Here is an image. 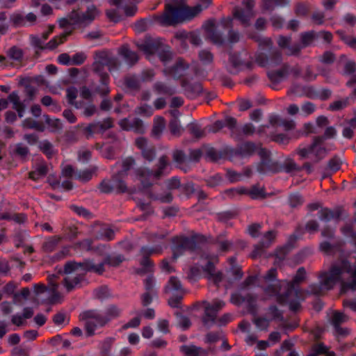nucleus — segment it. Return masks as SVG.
Here are the masks:
<instances>
[{
  "instance_id": "obj_1",
  "label": "nucleus",
  "mask_w": 356,
  "mask_h": 356,
  "mask_svg": "<svg viewBox=\"0 0 356 356\" xmlns=\"http://www.w3.org/2000/svg\"><path fill=\"white\" fill-rule=\"evenodd\" d=\"M318 278V284L309 286L312 294L322 296L325 291L332 289L338 281L341 282L343 291H356V267L346 259H341L332 264L329 271L319 272Z\"/></svg>"
},
{
  "instance_id": "obj_2",
  "label": "nucleus",
  "mask_w": 356,
  "mask_h": 356,
  "mask_svg": "<svg viewBox=\"0 0 356 356\" xmlns=\"http://www.w3.org/2000/svg\"><path fill=\"white\" fill-rule=\"evenodd\" d=\"M105 271L104 263L95 264L92 259H86L82 262L70 261L65 263L63 268L65 277L62 283L67 293H70L81 286L85 280L87 272H92L97 275H102Z\"/></svg>"
},
{
  "instance_id": "obj_3",
  "label": "nucleus",
  "mask_w": 356,
  "mask_h": 356,
  "mask_svg": "<svg viewBox=\"0 0 356 356\" xmlns=\"http://www.w3.org/2000/svg\"><path fill=\"white\" fill-rule=\"evenodd\" d=\"M201 3L190 8L184 0H168L163 13L159 17V22L162 25L172 26L191 19L197 15L202 10L207 8L211 0H200Z\"/></svg>"
},
{
  "instance_id": "obj_4",
  "label": "nucleus",
  "mask_w": 356,
  "mask_h": 356,
  "mask_svg": "<svg viewBox=\"0 0 356 356\" xmlns=\"http://www.w3.org/2000/svg\"><path fill=\"white\" fill-rule=\"evenodd\" d=\"M170 165L168 156L165 154L161 156L156 164V170L153 171L148 168H140L136 171L144 188H149L153 186L151 178L159 180L164 175V170Z\"/></svg>"
},
{
  "instance_id": "obj_5",
  "label": "nucleus",
  "mask_w": 356,
  "mask_h": 356,
  "mask_svg": "<svg viewBox=\"0 0 356 356\" xmlns=\"http://www.w3.org/2000/svg\"><path fill=\"white\" fill-rule=\"evenodd\" d=\"M79 319L84 322V328L88 337L94 336L97 328L103 327L108 324V319L95 309L82 312L79 316Z\"/></svg>"
},
{
  "instance_id": "obj_6",
  "label": "nucleus",
  "mask_w": 356,
  "mask_h": 356,
  "mask_svg": "<svg viewBox=\"0 0 356 356\" xmlns=\"http://www.w3.org/2000/svg\"><path fill=\"white\" fill-rule=\"evenodd\" d=\"M231 28H233V20L230 17L222 18L218 24H216L215 20L210 19L204 25L207 38L216 44H222L224 43L225 40L222 29Z\"/></svg>"
},
{
  "instance_id": "obj_7",
  "label": "nucleus",
  "mask_w": 356,
  "mask_h": 356,
  "mask_svg": "<svg viewBox=\"0 0 356 356\" xmlns=\"http://www.w3.org/2000/svg\"><path fill=\"white\" fill-rule=\"evenodd\" d=\"M203 238V236L197 234L193 235L191 238L185 236L173 237L172 239V259L176 260L186 250H194L196 248L195 240H202Z\"/></svg>"
},
{
  "instance_id": "obj_8",
  "label": "nucleus",
  "mask_w": 356,
  "mask_h": 356,
  "mask_svg": "<svg viewBox=\"0 0 356 356\" xmlns=\"http://www.w3.org/2000/svg\"><path fill=\"white\" fill-rule=\"evenodd\" d=\"M164 185L166 188L163 193L158 192L154 188L149 193V197L159 201L161 203H170L173 200V195L171 191L179 189L181 186V180L177 177H172L164 181Z\"/></svg>"
},
{
  "instance_id": "obj_9",
  "label": "nucleus",
  "mask_w": 356,
  "mask_h": 356,
  "mask_svg": "<svg viewBox=\"0 0 356 356\" xmlns=\"http://www.w3.org/2000/svg\"><path fill=\"white\" fill-rule=\"evenodd\" d=\"M258 155L260 157V161L257 164V170L260 174L277 173L281 171L282 166L278 162L270 158L271 152L270 150L266 148H260Z\"/></svg>"
},
{
  "instance_id": "obj_10",
  "label": "nucleus",
  "mask_w": 356,
  "mask_h": 356,
  "mask_svg": "<svg viewBox=\"0 0 356 356\" xmlns=\"http://www.w3.org/2000/svg\"><path fill=\"white\" fill-rule=\"evenodd\" d=\"M282 55L280 50L273 49L268 56L264 52H259L256 55V62L262 67L273 68L282 63Z\"/></svg>"
},
{
  "instance_id": "obj_11",
  "label": "nucleus",
  "mask_w": 356,
  "mask_h": 356,
  "mask_svg": "<svg viewBox=\"0 0 356 356\" xmlns=\"http://www.w3.org/2000/svg\"><path fill=\"white\" fill-rule=\"evenodd\" d=\"M306 270L304 267H300L298 269L295 276L291 282L286 281L285 285L286 287V291L284 295L280 296L277 298V302L283 305L288 300L289 296L292 292L296 285L300 284L306 279Z\"/></svg>"
},
{
  "instance_id": "obj_12",
  "label": "nucleus",
  "mask_w": 356,
  "mask_h": 356,
  "mask_svg": "<svg viewBox=\"0 0 356 356\" xmlns=\"http://www.w3.org/2000/svg\"><path fill=\"white\" fill-rule=\"evenodd\" d=\"M72 31H70L62 33L59 36L54 37L48 43H47L45 46L42 45V42L41 41V40L35 35L31 36V42L33 46L38 47L40 49H54L59 44H63L67 40V37L72 34Z\"/></svg>"
},
{
  "instance_id": "obj_13",
  "label": "nucleus",
  "mask_w": 356,
  "mask_h": 356,
  "mask_svg": "<svg viewBox=\"0 0 356 356\" xmlns=\"http://www.w3.org/2000/svg\"><path fill=\"white\" fill-rule=\"evenodd\" d=\"M135 145L140 149L142 156L145 161L152 162L155 159L156 155V147L154 145L150 144L147 138H138L135 140Z\"/></svg>"
},
{
  "instance_id": "obj_14",
  "label": "nucleus",
  "mask_w": 356,
  "mask_h": 356,
  "mask_svg": "<svg viewBox=\"0 0 356 356\" xmlns=\"http://www.w3.org/2000/svg\"><path fill=\"white\" fill-rule=\"evenodd\" d=\"M89 234L96 240L105 238L106 241H111L115 236L113 229L106 227L98 222H94L90 225Z\"/></svg>"
},
{
  "instance_id": "obj_15",
  "label": "nucleus",
  "mask_w": 356,
  "mask_h": 356,
  "mask_svg": "<svg viewBox=\"0 0 356 356\" xmlns=\"http://www.w3.org/2000/svg\"><path fill=\"white\" fill-rule=\"evenodd\" d=\"M136 44L140 51L150 56L157 53L162 47L163 43L160 38L146 37L142 42H136Z\"/></svg>"
},
{
  "instance_id": "obj_16",
  "label": "nucleus",
  "mask_w": 356,
  "mask_h": 356,
  "mask_svg": "<svg viewBox=\"0 0 356 356\" xmlns=\"http://www.w3.org/2000/svg\"><path fill=\"white\" fill-rule=\"evenodd\" d=\"M180 83L185 95L191 99L195 98L202 92L203 88L200 82H192L188 79H182Z\"/></svg>"
},
{
  "instance_id": "obj_17",
  "label": "nucleus",
  "mask_w": 356,
  "mask_h": 356,
  "mask_svg": "<svg viewBox=\"0 0 356 356\" xmlns=\"http://www.w3.org/2000/svg\"><path fill=\"white\" fill-rule=\"evenodd\" d=\"M163 251L162 245H157L153 248H148L147 246H143L141 248L140 250V255L142 256V259L140 261V265L145 268L152 267V262L149 259V257L152 254H161Z\"/></svg>"
},
{
  "instance_id": "obj_18",
  "label": "nucleus",
  "mask_w": 356,
  "mask_h": 356,
  "mask_svg": "<svg viewBox=\"0 0 356 356\" xmlns=\"http://www.w3.org/2000/svg\"><path fill=\"white\" fill-rule=\"evenodd\" d=\"M188 68V65L182 58H178L175 64L171 67L165 68L163 72L165 75H170L175 79H179Z\"/></svg>"
},
{
  "instance_id": "obj_19",
  "label": "nucleus",
  "mask_w": 356,
  "mask_h": 356,
  "mask_svg": "<svg viewBox=\"0 0 356 356\" xmlns=\"http://www.w3.org/2000/svg\"><path fill=\"white\" fill-rule=\"evenodd\" d=\"M289 71L290 65L288 63H284L278 70H268L267 76L273 84H277L287 76Z\"/></svg>"
},
{
  "instance_id": "obj_20",
  "label": "nucleus",
  "mask_w": 356,
  "mask_h": 356,
  "mask_svg": "<svg viewBox=\"0 0 356 356\" xmlns=\"http://www.w3.org/2000/svg\"><path fill=\"white\" fill-rule=\"evenodd\" d=\"M344 213V210L341 207H337L333 210L327 208L322 209L319 211V218L323 221H330L332 219L339 220Z\"/></svg>"
},
{
  "instance_id": "obj_21",
  "label": "nucleus",
  "mask_w": 356,
  "mask_h": 356,
  "mask_svg": "<svg viewBox=\"0 0 356 356\" xmlns=\"http://www.w3.org/2000/svg\"><path fill=\"white\" fill-rule=\"evenodd\" d=\"M233 15L243 26L247 27L250 25V21L255 16V13L254 11L236 7L234 9Z\"/></svg>"
},
{
  "instance_id": "obj_22",
  "label": "nucleus",
  "mask_w": 356,
  "mask_h": 356,
  "mask_svg": "<svg viewBox=\"0 0 356 356\" xmlns=\"http://www.w3.org/2000/svg\"><path fill=\"white\" fill-rule=\"evenodd\" d=\"M260 148H264L261 143L256 144L253 142L247 141L238 146L236 152L243 156H250L255 152L258 153Z\"/></svg>"
},
{
  "instance_id": "obj_23",
  "label": "nucleus",
  "mask_w": 356,
  "mask_h": 356,
  "mask_svg": "<svg viewBox=\"0 0 356 356\" xmlns=\"http://www.w3.org/2000/svg\"><path fill=\"white\" fill-rule=\"evenodd\" d=\"M172 160L176 163L177 166L181 170L186 172L189 170L188 163V156L184 150L175 149L172 154Z\"/></svg>"
},
{
  "instance_id": "obj_24",
  "label": "nucleus",
  "mask_w": 356,
  "mask_h": 356,
  "mask_svg": "<svg viewBox=\"0 0 356 356\" xmlns=\"http://www.w3.org/2000/svg\"><path fill=\"white\" fill-rule=\"evenodd\" d=\"M164 292L172 294H185L186 291L182 287L181 282L176 277H170L167 285L165 286Z\"/></svg>"
},
{
  "instance_id": "obj_25",
  "label": "nucleus",
  "mask_w": 356,
  "mask_h": 356,
  "mask_svg": "<svg viewBox=\"0 0 356 356\" xmlns=\"http://www.w3.org/2000/svg\"><path fill=\"white\" fill-rule=\"evenodd\" d=\"M286 280H277L275 283L269 284L265 288V292L270 296H278L284 295L286 291Z\"/></svg>"
},
{
  "instance_id": "obj_26",
  "label": "nucleus",
  "mask_w": 356,
  "mask_h": 356,
  "mask_svg": "<svg viewBox=\"0 0 356 356\" xmlns=\"http://www.w3.org/2000/svg\"><path fill=\"white\" fill-rule=\"evenodd\" d=\"M118 54L131 65H134L138 60L136 52L131 51L127 44H124L118 49Z\"/></svg>"
},
{
  "instance_id": "obj_27",
  "label": "nucleus",
  "mask_w": 356,
  "mask_h": 356,
  "mask_svg": "<svg viewBox=\"0 0 356 356\" xmlns=\"http://www.w3.org/2000/svg\"><path fill=\"white\" fill-rule=\"evenodd\" d=\"M204 271L207 273L208 279L212 280L216 284H218L222 280V273L220 271H216L213 263L211 261H209L204 266Z\"/></svg>"
},
{
  "instance_id": "obj_28",
  "label": "nucleus",
  "mask_w": 356,
  "mask_h": 356,
  "mask_svg": "<svg viewBox=\"0 0 356 356\" xmlns=\"http://www.w3.org/2000/svg\"><path fill=\"white\" fill-rule=\"evenodd\" d=\"M103 54H104V51L95 52L94 57L95 61L93 62L92 65V71L95 73L97 74L99 78H101V75L102 74H107L104 71L105 66H106V61H104L102 58H100L103 56Z\"/></svg>"
},
{
  "instance_id": "obj_29",
  "label": "nucleus",
  "mask_w": 356,
  "mask_h": 356,
  "mask_svg": "<svg viewBox=\"0 0 356 356\" xmlns=\"http://www.w3.org/2000/svg\"><path fill=\"white\" fill-rule=\"evenodd\" d=\"M257 299V297L252 293H247L243 296L238 293L232 294L230 301L232 304L236 305H241L244 302L252 304Z\"/></svg>"
},
{
  "instance_id": "obj_30",
  "label": "nucleus",
  "mask_w": 356,
  "mask_h": 356,
  "mask_svg": "<svg viewBox=\"0 0 356 356\" xmlns=\"http://www.w3.org/2000/svg\"><path fill=\"white\" fill-rule=\"evenodd\" d=\"M109 81V75L108 74H102L101 78H99L101 86L97 87L95 92L102 97L108 96L111 91L108 86Z\"/></svg>"
},
{
  "instance_id": "obj_31",
  "label": "nucleus",
  "mask_w": 356,
  "mask_h": 356,
  "mask_svg": "<svg viewBox=\"0 0 356 356\" xmlns=\"http://www.w3.org/2000/svg\"><path fill=\"white\" fill-rule=\"evenodd\" d=\"M204 315L202 316L201 321L203 324V325L209 328L213 325L216 323L217 321V314L214 312L210 310V308L207 307L205 305H204Z\"/></svg>"
},
{
  "instance_id": "obj_32",
  "label": "nucleus",
  "mask_w": 356,
  "mask_h": 356,
  "mask_svg": "<svg viewBox=\"0 0 356 356\" xmlns=\"http://www.w3.org/2000/svg\"><path fill=\"white\" fill-rule=\"evenodd\" d=\"M165 120L161 116H157L154 119L153 127L151 131V135L155 138H160L163 131L165 127Z\"/></svg>"
},
{
  "instance_id": "obj_33",
  "label": "nucleus",
  "mask_w": 356,
  "mask_h": 356,
  "mask_svg": "<svg viewBox=\"0 0 356 356\" xmlns=\"http://www.w3.org/2000/svg\"><path fill=\"white\" fill-rule=\"evenodd\" d=\"M8 100L13 103V108L17 111L19 117L22 118L25 110V105L21 102L18 94L16 92H11L8 96Z\"/></svg>"
},
{
  "instance_id": "obj_34",
  "label": "nucleus",
  "mask_w": 356,
  "mask_h": 356,
  "mask_svg": "<svg viewBox=\"0 0 356 356\" xmlns=\"http://www.w3.org/2000/svg\"><path fill=\"white\" fill-rule=\"evenodd\" d=\"M11 154L22 161H26L30 154V151L29 147L23 143H17L14 146Z\"/></svg>"
},
{
  "instance_id": "obj_35",
  "label": "nucleus",
  "mask_w": 356,
  "mask_h": 356,
  "mask_svg": "<svg viewBox=\"0 0 356 356\" xmlns=\"http://www.w3.org/2000/svg\"><path fill=\"white\" fill-rule=\"evenodd\" d=\"M100 58L106 61V67L109 71L116 70L120 65V61L119 59L117 57L113 56L108 51H104V54H103V56Z\"/></svg>"
},
{
  "instance_id": "obj_36",
  "label": "nucleus",
  "mask_w": 356,
  "mask_h": 356,
  "mask_svg": "<svg viewBox=\"0 0 356 356\" xmlns=\"http://www.w3.org/2000/svg\"><path fill=\"white\" fill-rule=\"evenodd\" d=\"M153 89L159 95L171 96L175 93V90L173 87L161 81L156 82L153 86Z\"/></svg>"
},
{
  "instance_id": "obj_37",
  "label": "nucleus",
  "mask_w": 356,
  "mask_h": 356,
  "mask_svg": "<svg viewBox=\"0 0 356 356\" xmlns=\"http://www.w3.org/2000/svg\"><path fill=\"white\" fill-rule=\"evenodd\" d=\"M323 137L316 136L314 138L313 143L308 147L298 148L297 149L296 152L301 157V159H306L309 156V154L312 153V149L318 143H323Z\"/></svg>"
},
{
  "instance_id": "obj_38",
  "label": "nucleus",
  "mask_w": 356,
  "mask_h": 356,
  "mask_svg": "<svg viewBox=\"0 0 356 356\" xmlns=\"http://www.w3.org/2000/svg\"><path fill=\"white\" fill-rule=\"evenodd\" d=\"M94 240L92 238H86L81 241H77L74 244V248L81 251L92 252L93 250Z\"/></svg>"
},
{
  "instance_id": "obj_39",
  "label": "nucleus",
  "mask_w": 356,
  "mask_h": 356,
  "mask_svg": "<svg viewBox=\"0 0 356 356\" xmlns=\"http://www.w3.org/2000/svg\"><path fill=\"white\" fill-rule=\"evenodd\" d=\"M114 341L113 337H107L104 339L100 345L99 356H113L111 349Z\"/></svg>"
},
{
  "instance_id": "obj_40",
  "label": "nucleus",
  "mask_w": 356,
  "mask_h": 356,
  "mask_svg": "<svg viewBox=\"0 0 356 356\" xmlns=\"http://www.w3.org/2000/svg\"><path fill=\"white\" fill-rule=\"evenodd\" d=\"M180 349L186 356H201L207 355L206 350L195 346H182Z\"/></svg>"
},
{
  "instance_id": "obj_41",
  "label": "nucleus",
  "mask_w": 356,
  "mask_h": 356,
  "mask_svg": "<svg viewBox=\"0 0 356 356\" xmlns=\"http://www.w3.org/2000/svg\"><path fill=\"white\" fill-rule=\"evenodd\" d=\"M147 241L150 243H159L161 245L164 243L165 237L168 235L167 231H162L159 233L145 232Z\"/></svg>"
},
{
  "instance_id": "obj_42",
  "label": "nucleus",
  "mask_w": 356,
  "mask_h": 356,
  "mask_svg": "<svg viewBox=\"0 0 356 356\" xmlns=\"http://www.w3.org/2000/svg\"><path fill=\"white\" fill-rule=\"evenodd\" d=\"M97 170V167L92 166L88 169H86L84 170L80 171L74 175L75 178L83 181V182H87L90 181L93 175L95 174V172Z\"/></svg>"
},
{
  "instance_id": "obj_43",
  "label": "nucleus",
  "mask_w": 356,
  "mask_h": 356,
  "mask_svg": "<svg viewBox=\"0 0 356 356\" xmlns=\"http://www.w3.org/2000/svg\"><path fill=\"white\" fill-rule=\"evenodd\" d=\"M7 56L11 60L21 63L24 57V51L21 48L13 46L7 51Z\"/></svg>"
},
{
  "instance_id": "obj_44",
  "label": "nucleus",
  "mask_w": 356,
  "mask_h": 356,
  "mask_svg": "<svg viewBox=\"0 0 356 356\" xmlns=\"http://www.w3.org/2000/svg\"><path fill=\"white\" fill-rule=\"evenodd\" d=\"M61 238L58 236H53L47 239V241L42 245V250L45 252H53L59 242Z\"/></svg>"
},
{
  "instance_id": "obj_45",
  "label": "nucleus",
  "mask_w": 356,
  "mask_h": 356,
  "mask_svg": "<svg viewBox=\"0 0 356 356\" xmlns=\"http://www.w3.org/2000/svg\"><path fill=\"white\" fill-rule=\"evenodd\" d=\"M137 207L140 209V211L144 212V213L138 220H145L154 213V209L149 202H145L141 200H138L137 202Z\"/></svg>"
},
{
  "instance_id": "obj_46",
  "label": "nucleus",
  "mask_w": 356,
  "mask_h": 356,
  "mask_svg": "<svg viewBox=\"0 0 356 356\" xmlns=\"http://www.w3.org/2000/svg\"><path fill=\"white\" fill-rule=\"evenodd\" d=\"M348 320V316L347 315L338 311H334L330 318V321L334 327H338Z\"/></svg>"
},
{
  "instance_id": "obj_47",
  "label": "nucleus",
  "mask_w": 356,
  "mask_h": 356,
  "mask_svg": "<svg viewBox=\"0 0 356 356\" xmlns=\"http://www.w3.org/2000/svg\"><path fill=\"white\" fill-rule=\"evenodd\" d=\"M124 83L127 88L131 90H139L140 83L135 75H127L124 79Z\"/></svg>"
},
{
  "instance_id": "obj_48",
  "label": "nucleus",
  "mask_w": 356,
  "mask_h": 356,
  "mask_svg": "<svg viewBox=\"0 0 356 356\" xmlns=\"http://www.w3.org/2000/svg\"><path fill=\"white\" fill-rule=\"evenodd\" d=\"M253 40L258 44L260 50L272 49L273 42L270 38H264L261 36H254Z\"/></svg>"
},
{
  "instance_id": "obj_49",
  "label": "nucleus",
  "mask_w": 356,
  "mask_h": 356,
  "mask_svg": "<svg viewBox=\"0 0 356 356\" xmlns=\"http://www.w3.org/2000/svg\"><path fill=\"white\" fill-rule=\"evenodd\" d=\"M157 54L159 59L164 65L167 64L172 59V53L170 51V47L168 46L163 44L160 50L157 51Z\"/></svg>"
},
{
  "instance_id": "obj_50",
  "label": "nucleus",
  "mask_w": 356,
  "mask_h": 356,
  "mask_svg": "<svg viewBox=\"0 0 356 356\" xmlns=\"http://www.w3.org/2000/svg\"><path fill=\"white\" fill-rule=\"evenodd\" d=\"M203 154H205L207 159L215 162L222 158V154L211 147L204 146Z\"/></svg>"
},
{
  "instance_id": "obj_51",
  "label": "nucleus",
  "mask_w": 356,
  "mask_h": 356,
  "mask_svg": "<svg viewBox=\"0 0 356 356\" xmlns=\"http://www.w3.org/2000/svg\"><path fill=\"white\" fill-rule=\"evenodd\" d=\"M98 134H103L106 130L113 127V119L112 118H106L102 122H95Z\"/></svg>"
},
{
  "instance_id": "obj_52",
  "label": "nucleus",
  "mask_w": 356,
  "mask_h": 356,
  "mask_svg": "<svg viewBox=\"0 0 356 356\" xmlns=\"http://www.w3.org/2000/svg\"><path fill=\"white\" fill-rule=\"evenodd\" d=\"M318 38V34L314 31L303 33L301 35V42L303 47L311 45L313 42Z\"/></svg>"
},
{
  "instance_id": "obj_53",
  "label": "nucleus",
  "mask_w": 356,
  "mask_h": 356,
  "mask_svg": "<svg viewBox=\"0 0 356 356\" xmlns=\"http://www.w3.org/2000/svg\"><path fill=\"white\" fill-rule=\"evenodd\" d=\"M289 3V0H263V8L272 10L275 6H284Z\"/></svg>"
},
{
  "instance_id": "obj_54",
  "label": "nucleus",
  "mask_w": 356,
  "mask_h": 356,
  "mask_svg": "<svg viewBox=\"0 0 356 356\" xmlns=\"http://www.w3.org/2000/svg\"><path fill=\"white\" fill-rule=\"evenodd\" d=\"M245 195H249L252 199L265 198V191L262 188H259L257 185L253 186L250 190L246 188Z\"/></svg>"
},
{
  "instance_id": "obj_55",
  "label": "nucleus",
  "mask_w": 356,
  "mask_h": 356,
  "mask_svg": "<svg viewBox=\"0 0 356 356\" xmlns=\"http://www.w3.org/2000/svg\"><path fill=\"white\" fill-rule=\"evenodd\" d=\"M48 172L47 166L45 165H39L35 170L29 173V177L34 181L38 180L40 177H44Z\"/></svg>"
},
{
  "instance_id": "obj_56",
  "label": "nucleus",
  "mask_w": 356,
  "mask_h": 356,
  "mask_svg": "<svg viewBox=\"0 0 356 356\" xmlns=\"http://www.w3.org/2000/svg\"><path fill=\"white\" fill-rule=\"evenodd\" d=\"M125 260V258L123 255L119 254L116 256H111L107 255L103 263L105 264H108L113 267H118Z\"/></svg>"
},
{
  "instance_id": "obj_57",
  "label": "nucleus",
  "mask_w": 356,
  "mask_h": 356,
  "mask_svg": "<svg viewBox=\"0 0 356 356\" xmlns=\"http://www.w3.org/2000/svg\"><path fill=\"white\" fill-rule=\"evenodd\" d=\"M336 33L339 36L340 39L350 48L356 49V37L348 35L343 31H337Z\"/></svg>"
},
{
  "instance_id": "obj_58",
  "label": "nucleus",
  "mask_w": 356,
  "mask_h": 356,
  "mask_svg": "<svg viewBox=\"0 0 356 356\" xmlns=\"http://www.w3.org/2000/svg\"><path fill=\"white\" fill-rule=\"evenodd\" d=\"M120 314L121 309L118 306L111 305L107 307L105 314L103 315L108 319V323L111 319L118 317Z\"/></svg>"
},
{
  "instance_id": "obj_59",
  "label": "nucleus",
  "mask_w": 356,
  "mask_h": 356,
  "mask_svg": "<svg viewBox=\"0 0 356 356\" xmlns=\"http://www.w3.org/2000/svg\"><path fill=\"white\" fill-rule=\"evenodd\" d=\"M322 143H318L313 149L312 153L314 154V162L318 163L322 160L327 154V149L321 145Z\"/></svg>"
},
{
  "instance_id": "obj_60",
  "label": "nucleus",
  "mask_w": 356,
  "mask_h": 356,
  "mask_svg": "<svg viewBox=\"0 0 356 356\" xmlns=\"http://www.w3.org/2000/svg\"><path fill=\"white\" fill-rule=\"evenodd\" d=\"M245 193L246 188L244 187L233 188L223 191V194L231 199L245 195Z\"/></svg>"
},
{
  "instance_id": "obj_61",
  "label": "nucleus",
  "mask_w": 356,
  "mask_h": 356,
  "mask_svg": "<svg viewBox=\"0 0 356 356\" xmlns=\"http://www.w3.org/2000/svg\"><path fill=\"white\" fill-rule=\"evenodd\" d=\"M203 305H205L207 307L210 308V310L212 312H214L216 314L219 311H220L224 306L225 305V303L224 301L220 300H214L212 303H209L207 301H203L202 302Z\"/></svg>"
},
{
  "instance_id": "obj_62",
  "label": "nucleus",
  "mask_w": 356,
  "mask_h": 356,
  "mask_svg": "<svg viewBox=\"0 0 356 356\" xmlns=\"http://www.w3.org/2000/svg\"><path fill=\"white\" fill-rule=\"evenodd\" d=\"M22 125L26 129H35L38 131H42L44 125L42 122H37L32 118H26L23 121Z\"/></svg>"
},
{
  "instance_id": "obj_63",
  "label": "nucleus",
  "mask_w": 356,
  "mask_h": 356,
  "mask_svg": "<svg viewBox=\"0 0 356 356\" xmlns=\"http://www.w3.org/2000/svg\"><path fill=\"white\" fill-rule=\"evenodd\" d=\"M203 155V149H191L188 156V163H197Z\"/></svg>"
},
{
  "instance_id": "obj_64",
  "label": "nucleus",
  "mask_w": 356,
  "mask_h": 356,
  "mask_svg": "<svg viewBox=\"0 0 356 356\" xmlns=\"http://www.w3.org/2000/svg\"><path fill=\"white\" fill-rule=\"evenodd\" d=\"M99 11L95 6H91L88 8L87 10L83 13L82 22L92 21L98 15Z\"/></svg>"
}]
</instances>
